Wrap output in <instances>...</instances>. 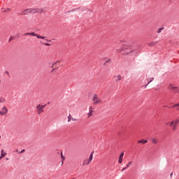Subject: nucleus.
I'll return each mask as SVG.
<instances>
[{"mask_svg": "<svg viewBox=\"0 0 179 179\" xmlns=\"http://www.w3.org/2000/svg\"><path fill=\"white\" fill-rule=\"evenodd\" d=\"M24 36H33L34 37H37V38H41L42 40H45V38H47V36H41L34 32L26 33Z\"/></svg>", "mask_w": 179, "mask_h": 179, "instance_id": "7ed1b4c3", "label": "nucleus"}, {"mask_svg": "<svg viewBox=\"0 0 179 179\" xmlns=\"http://www.w3.org/2000/svg\"><path fill=\"white\" fill-rule=\"evenodd\" d=\"M8 114V108L6 106H3L2 109L0 110V115H6Z\"/></svg>", "mask_w": 179, "mask_h": 179, "instance_id": "423d86ee", "label": "nucleus"}, {"mask_svg": "<svg viewBox=\"0 0 179 179\" xmlns=\"http://www.w3.org/2000/svg\"><path fill=\"white\" fill-rule=\"evenodd\" d=\"M156 44H157V42H151V43H150L149 44H148V45L150 46V47H155V45H156Z\"/></svg>", "mask_w": 179, "mask_h": 179, "instance_id": "2eb2a0df", "label": "nucleus"}, {"mask_svg": "<svg viewBox=\"0 0 179 179\" xmlns=\"http://www.w3.org/2000/svg\"><path fill=\"white\" fill-rule=\"evenodd\" d=\"M71 121L75 122V121H76V119L72 117V115H69V116H68V122H71Z\"/></svg>", "mask_w": 179, "mask_h": 179, "instance_id": "9d476101", "label": "nucleus"}, {"mask_svg": "<svg viewBox=\"0 0 179 179\" xmlns=\"http://www.w3.org/2000/svg\"><path fill=\"white\" fill-rule=\"evenodd\" d=\"M19 153H24V150H21Z\"/></svg>", "mask_w": 179, "mask_h": 179, "instance_id": "72a5a7b5", "label": "nucleus"}, {"mask_svg": "<svg viewBox=\"0 0 179 179\" xmlns=\"http://www.w3.org/2000/svg\"><path fill=\"white\" fill-rule=\"evenodd\" d=\"M106 64H108V62H111V59H106Z\"/></svg>", "mask_w": 179, "mask_h": 179, "instance_id": "393cba45", "label": "nucleus"}, {"mask_svg": "<svg viewBox=\"0 0 179 179\" xmlns=\"http://www.w3.org/2000/svg\"><path fill=\"white\" fill-rule=\"evenodd\" d=\"M122 50L125 51V50H128V47L127 45L123 46Z\"/></svg>", "mask_w": 179, "mask_h": 179, "instance_id": "a878e982", "label": "nucleus"}, {"mask_svg": "<svg viewBox=\"0 0 179 179\" xmlns=\"http://www.w3.org/2000/svg\"><path fill=\"white\" fill-rule=\"evenodd\" d=\"M29 14H30V13H29V10L28 8V9L23 10L22 13H20V15H29Z\"/></svg>", "mask_w": 179, "mask_h": 179, "instance_id": "6e6552de", "label": "nucleus"}, {"mask_svg": "<svg viewBox=\"0 0 179 179\" xmlns=\"http://www.w3.org/2000/svg\"><path fill=\"white\" fill-rule=\"evenodd\" d=\"M131 164H132V162H129L128 163V164L126 166L127 169H128L129 167V166H131Z\"/></svg>", "mask_w": 179, "mask_h": 179, "instance_id": "5701e85b", "label": "nucleus"}, {"mask_svg": "<svg viewBox=\"0 0 179 179\" xmlns=\"http://www.w3.org/2000/svg\"><path fill=\"white\" fill-rule=\"evenodd\" d=\"M0 139H1V136H0Z\"/></svg>", "mask_w": 179, "mask_h": 179, "instance_id": "a19ab883", "label": "nucleus"}, {"mask_svg": "<svg viewBox=\"0 0 179 179\" xmlns=\"http://www.w3.org/2000/svg\"><path fill=\"white\" fill-rule=\"evenodd\" d=\"M120 157H122V158L124 157V152H121Z\"/></svg>", "mask_w": 179, "mask_h": 179, "instance_id": "c756f323", "label": "nucleus"}, {"mask_svg": "<svg viewBox=\"0 0 179 179\" xmlns=\"http://www.w3.org/2000/svg\"><path fill=\"white\" fill-rule=\"evenodd\" d=\"M170 178H173V172L170 174Z\"/></svg>", "mask_w": 179, "mask_h": 179, "instance_id": "473e14b6", "label": "nucleus"}, {"mask_svg": "<svg viewBox=\"0 0 179 179\" xmlns=\"http://www.w3.org/2000/svg\"><path fill=\"white\" fill-rule=\"evenodd\" d=\"M153 79H155V78H148V80L149 82H148V85H149V83H152L153 81Z\"/></svg>", "mask_w": 179, "mask_h": 179, "instance_id": "6ab92c4d", "label": "nucleus"}, {"mask_svg": "<svg viewBox=\"0 0 179 179\" xmlns=\"http://www.w3.org/2000/svg\"><path fill=\"white\" fill-rule=\"evenodd\" d=\"M146 86H148V84H147V85H145V87H146Z\"/></svg>", "mask_w": 179, "mask_h": 179, "instance_id": "ea45409f", "label": "nucleus"}, {"mask_svg": "<svg viewBox=\"0 0 179 179\" xmlns=\"http://www.w3.org/2000/svg\"><path fill=\"white\" fill-rule=\"evenodd\" d=\"M92 101L94 106H96V104H101V103H103V100H101L97 94H94Z\"/></svg>", "mask_w": 179, "mask_h": 179, "instance_id": "f257e3e1", "label": "nucleus"}, {"mask_svg": "<svg viewBox=\"0 0 179 179\" xmlns=\"http://www.w3.org/2000/svg\"><path fill=\"white\" fill-rule=\"evenodd\" d=\"M131 52H134V50H130L129 52H124V55H128V54H131Z\"/></svg>", "mask_w": 179, "mask_h": 179, "instance_id": "412c9836", "label": "nucleus"}, {"mask_svg": "<svg viewBox=\"0 0 179 179\" xmlns=\"http://www.w3.org/2000/svg\"><path fill=\"white\" fill-rule=\"evenodd\" d=\"M175 107H179V103H176L173 106V108H175Z\"/></svg>", "mask_w": 179, "mask_h": 179, "instance_id": "c85d7f7f", "label": "nucleus"}, {"mask_svg": "<svg viewBox=\"0 0 179 179\" xmlns=\"http://www.w3.org/2000/svg\"><path fill=\"white\" fill-rule=\"evenodd\" d=\"M138 143H144V144L148 143V141L146 140L145 141L141 140V141H138Z\"/></svg>", "mask_w": 179, "mask_h": 179, "instance_id": "a211bd4d", "label": "nucleus"}, {"mask_svg": "<svg viewBox=\"0 0 179 179\" xmlns=\"http://www.w3.org/2000/svg\"><path fill=\"white\" fill-rule=\"evenodd\" d=\"M90 113H93V107H90Z\"/></svg>", "mask_w": 179, "mask_h": 179, "instance_id": "bb28decb", "label": "nucleus"}, {"mask_svg": "<svg viewBox=\"0 0 179 179\" xmlns=\"http://www.w3.org/2000/svg\"><path fill=\"white\" fill-rule=\"evenodd\" d=\"M29 13H31L32 15L34 13H36V8H29Z\"/></svg>", "mask_w": 179, "mask_h": 179, "instance_id": "ddd939ff", "label": "nucleus"}, {"mask_svg": "<svg viewBox=\"0 0 179 179\" xmlns=\"http://www.w3.org/2000/svg\"><path fill=\"white\" fill-rule=\"evenodd\" d=\"M176 87H174L173 85V84H170L169 85V87H168V89H169V90H174V88H175Z\"/></svg>", "mask_w": 179, "mask_h": 179, "instance_id": "dca6fc26", "label": "nucleus"}, {"mask_svg": "<svg viewBox=\"0 0 179 179\" xmlns=\"http://www.w3.org/2000/svg\"><path fill=\"white\" fill-rule=\"evenodd\" d=\"M162 30H163V28H159L158 30H157V33H162Z\"/></svg>", "mask_w": 179, "mask_h": 179, "instance_id": "b1692460", "label": "nucleus"}, {"mask_svg": "<svg viewBox=\"0 0 179 179\" xmlns=\"http://www.w3.org/2000/svg\"><path fill=\"white\" fill-rule=\"evenodd\" d=\"M88 115H89V117H90V116L92 115V113L90 112V113H88Z\"/></svg>", "mask_w": 179, "mask_h": 179, "instance_id": "c9c22d12", "label": "nucleus"}, {"mask_svg": "<svg viewBox=\"0 0 179 179\" xmlns=\"http://www.w3.org/2000/svg\"><path fill=\"white\" fill-rule=\"evenodd\" d=\"M173 92H174V93H179L178 87H175V88L173 89Z\"/></svg>", "mask_w": 179, "mask_h": 179, "instance_id": "f3484780", "label": "nucleus"}, {"mask_svg": "<svg viewBox=\"0 0 179 179\" xmlns=\"http://www.w3.org/2000/svg\"><path fill=\"white\" fill-rule=\"evenodd\" d=\"M93 152L90 154L89 159H86L83 160V166H89L90 163H92V160H93Z\"/></svg>", "mask_w": 179, "mask_h": 179, "instance_id": "f03ea898", "label": "nucleus"}, {"mask_svg": "<svg viewBox=\"0 0 179 179\" xmlns=\"http://www.w3.org/2000/svg\"><path fill=\"white\" fill-rule=\"evenodd\" d=\"M57 65H59V61H57L56 62L52 64V68H57Z\"/></svg>", "mask_w": 179, "mask_h": 179, "instance_id": "4468645a", "label": "nucleus"}, {"mask_svg": "<svg viewBox=\"0 0 179 179\" xmlns=\"http://www.w3.org/2000/svg\"><path fill=\"white\" fill-rule=\"evenodd\" d=\"M179 124V119H175L173 120L172 131H177V125Z\"/></svg>", "mask_w": 179, "mask_h": 179, "instance_id": "39448f33", "label": "nucleus"}, {"mask_svg": "<svg viewBox=\"0 0 179 179\" xmlns=\"http://www.w3.org/2000/svg\"><path fill=\"white\" fill-rule=\"evenodd\" d=\"M45 41H48V39H45Z\"/></svg>", "mask_w": 179, "mask_h": 179, "instance_id": "e433bc0d", "label": "nucleus"}, {"mask_svg": "<svg viewBox=\"0 0 179 179\" xmlns=\"http://www.w3.org/2000/svg\"><path fill=\"white\" fill-rule=\"evenodd\" d=\"M169 124V127H172V128H173V120L171 122L167 123V124Z\"/></svg>", "mask_w": 179, "mask_h": 179, "instance_id": "cd10ccee", "label": "nucleus"}, {"mask_svg": "<svg viewBox=\"0 0 179 179\" xmlns=\"http://www.w3.org/2000/svg\"><path fill=\"white\" fill-rule=\"evenodd\" d=\"M115 79L116 80V82H120V80L122 79V77L120 75H117L115 76Z\"/></svg>", "mask_w": 179, "mask_h": 179, "instance_id": "f8f14e48", "label": "nucleus"}, {"mask_svg": "<svg viewBox=\"0 0 179 179\" xmlns=\"http://www.w3.org/2000/svg\"><path fill=\"white\" fill-rule=\"evenodd\" d=\"M7 74H8L9 73L8 72H6Z\"/></svg>", "mask_w": 179, "mask_h": 179, "instance_id": "4c0bfd02", "label": "nucleus"}, {"mask_svg": "<svg viewBox=\"0 0 179 179\" xmlns=\"http://www.w3.org/2000/svg\"><path fill=\"white\" fill-rule=\"evenodd\" d=\"M146 86H148V84H147V85H145V87H146Z\"/></svg>", "mask_w": 179, "mask_h": 179, "instance_id": "58836bf2", "label": "nucleus"}, {"mask_svg": "<svg viewBox=\"0 0 179 179\" xmlns=\"http://www.w3.org/2000/svg\"><path fill=\"white\" fill-rule=\"evenodd\" d=\"M6 155V152H5V150H1V156H0V160L3 159V157H5Z\"/></svg>", "mask_w": 179, "mask_h": 179, "instance_id": "9b49d317", "label": "nucleus"}, {"mask_svg": "<svg viewBox=\"0 0 179 179\" xmlns=\"http://www.w3.org/2000/svg\"><path fill=\"white\" fill-rule=\"evenodd\" d=\"M36 13H45V10L43 8H36Z\"/></svg>", "mask_w": 179, "mask_h": 179, "instance_id": "0eeeda50", "label": "nucleus"}, {"mask_svg": "<svg viewBox=\"0 0 179 179\" xmlns=\"http://www.w3.org/2000/svg\"><path fill=\"white\" fill-rule=\"evenodd\" d=\"M44 108H45V105H38L36 107L37 114L40 115L44 113Z\"/></svg>", "mask_w": 179, "mask_h": 179, "instance_id": "20e7f679", "label": "nucleus"}, {"mask_svg": "<svg viewBox=\"0 0 179 179\" xmlns=\"http://www.w3.org/2000/svg\"><path fill=\"white\" fill-rule=\"evenodd\" d=\"M43 44H44V45H47V46H50V45H51L50 44H49V43H43Z\"/></svg>", "mask_w": 179, "mask_h": 179, "instance_id": "7c9ffc66", "label": "nucleus"}, {"mask_svg": "<svg viewBox=\"0 0 179 179\" xmlns=\"http://www.w3.org/2000/svg\"><path fill=\"white\" fill-rule=\"evenodd\" d=\"M151 141H152V143H153V145H157V143H159V140H157V138H151Z\"/></svg>", "mask_w": 179, "mask_h": 179, "instance_id": "1a4fd4ad", "label": "nucleus"}, {"mask_svg": "<svg viewBox=\"0 0 179 179\" xmlns=\"http://www.w3.org/2000/svg\"><path fill=\"white\" fill-rule=\"evenodd\" d=\"M10 9H9V8H7L6 10V12H10Z\"/></svg>", "mask_w": 179, "mask_h": 179, "instance_id": "f704fd0d", "label": "nucleus"}, {"mask_svg": "<svg viewBox=\"0 0 179 179\" xmlns=\"http://www.w3.org/2000/svg\"><path fill=\"white\" fill-rule=\"evenodd\" d=\"M0 103H5V99L0 97Z\"/></svg>", "mask_w": 179, "mask_h": 179, "instance_id": "4be33fe9", "label": "nucleus"}, {"mask_svg": "<svg viewBox=\"0 0 179 179\" xmlns=\"http://www.w3.org/2000/svg\"><path fill=\"white\" fill-rule=\"evenodd\" d=\"M124 170H127V166L124 167V168H123V169L121 170V171L122 172V171H124Z\"/></svg>", "mask_w": 179, "mask_h": 179, "instance_id": "2f4dec72", "label": "nucleus"}, {"mask_svg": "<svg viewBox=\"0 0 179 179\" xmlns=\"http://www.w3.org/2000/svg\"><path fill=\"white\" fill-rule=\"evenodd\" d=\"M122 157H119V160H118V163H120V164H121V163H122Z\"/></svg>", "mask_w": 179, "mask_h": 179, "instance_id": "aec40b11", "label": "nucleus"}]
</instances>
